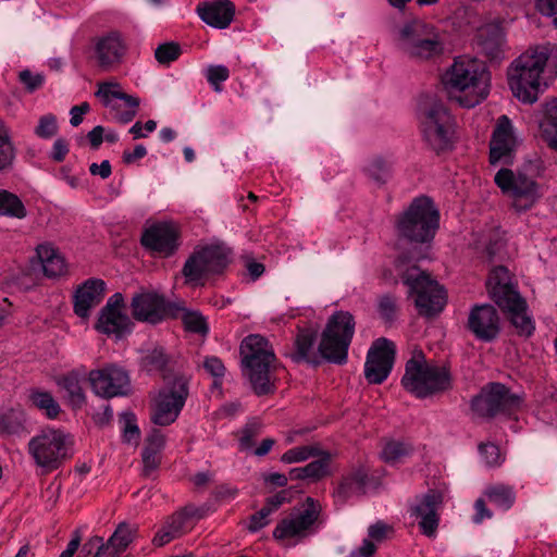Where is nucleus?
I'll return each mask as SVG.
<instances>
[{"instance_id": "1", "label": "nucleus", "mask_w": 557, "mask_h": 557, "mask_svg": "<svg viewBox=\"0 0 557 557\" xmlns=\"http://www.w3.org/2000/svg\"><path fill=\"white\" fill-rule=\"evenodd\" d=\"M545 67H552L557 72L556 46H536L520 54L507 70L508 85L512 95L524 103L535 102L546 87L542 82Z\"/></svg>"}, {"instance_id": "2", "label": "nucleus", "mask_w": 557, "mask_h": 557, "mask_svg": "<svg viewBox=\"0 0 557 557\" xmlns=\"http://www.w3.org/2000/svg\"><path fill=\"white\" fill-rule=\"evenodd\" d=\"M442 83L450 98L465 108H473L488 95L490 73L481 60L458 57L444 72Z\"/></svg>"}, {"instance_id": "3", "label": "nucleus", "mask_w": 557, "mask_h": 557, "mask_svg": "<svg viewBox=\"0 0 557 557\" xmlns=\"http://www.w3.org/2000/svg\"><path fill=\"white\" fill-rule=\"evenodd\" d=\"M543 172V162L536 159L517 171L500 169L495 174L494 182L510 199L511 207L518 212H523L530 210L543 196L542 186L536 182V177Z\"/></svg>"}, {"instance_id": "4", "label": "nucleus", "mask_w": 557, "mask_h": 557, "mask_svg": "<svg viewBox=\"0 0 557 557\" xmlns=\"http://www.w3.org/2000/svg\"><path fill=\"white\" fill-rule=\"evenodd\" d=\"M486 284L492 299L508 315L517 333L531 336L535 329L534 321L528 313L525 300L511 283L508 270L502 265L494 268Z\"/></svg>"}, {"instance_id": "5", "label": "nucleus", "mask_w": 557, "mask_h": 557, "mask_svg": "<svg viewBox=\"0 0 557 557\" xmlns=\"http://www.w3.org/2000/svg\"><path fill=\"white\" fill-rule=\"evenodd\" d=\"M401 384L418 398H425L451 388V374L445 366L429 362L422 351H416L406 362Z\"/></svg>"}, {"instance_id": "6", "label": "nucleus", "mask_w": 557, "mask_h": 557, "mask_svg": "<svg viewBox=\"0 0 557 557\" xmlns=\"http://www.w3.org/2000/svg\"><path fill=\"white\" fill-rule=\"evenodd\" d=\"M240 355L245 373L256 394L264 395L272 392L271 367L275 355L267 338L259 334L248 335L240 344Z\"/></svg>"}, {"instance_id": "7", "label": "nucleus", "mask_w": 557, "mask_h": 557, "mask_svg": "<svg viewBox=\"0 0 557 557\" xmlns=\"http://www.w3.org/2000/svg\"><path fill=\"white\" fill-rule=\"evenodd\" d=\"M420 129L424 143L436 153L453 148L455 121L445 104L435 99H426L419 108Z\"/></svg>"}, {"instance_id": "8", "label": "nucleus", "mask_w": 557, "mask_h": 557, "mask_svg": "<svg viewBox=\"0 0 557 557\" xmlns=\"http://www.w3.org/2000/svg\"><path fill=\"white\" fill-rule=\"evenodd\" d=\"M438 211L428 197L416 198L399 216L397 230L401 237L410 242L428 243L438 228Z\"/></svg>"}, {"instance_id": "9", "label": "nucleus", "mask_w": 557, "mask_h": 557, "mask_svg": "<svg viewBox=\"0 0 557 557\" xmlns=\"http://www.w3.org/2000/svg\"><path fill=\"white\" fill-rule=\"evenodd\" d=\"M355 333L354 317L347 311H337L331 315L319 343L320 356L332 363L344 364Z\"/></svg>"}, {"instance_id": "10", "label": "nucleus", "mask_w": 557, "mask_h": 557, "mask_svg": "<svg viewBox=\"0 0 557 557\" xmlns=\"http://www.w3.org/2000/svg\"><path fill=\"white\" fill-rule=\"evenodd\" d=\"M401 280L414 296V305L421 315L433 317L444 309L446 293L428 273L411 267L403 273Z\"/></svg>"}, {"instance_id": "11", "label": "nucleus", "mask_w": 557, "mask_h": 557, "mask_svg": "<svg viewBox=\"0 0 557 557\" xmlns=\"http://www.w3.org/2000/svg\"><path fill=\"white\" fill-rule=\"evenodd\" d=\"M398 47L409 58L419 60L436 57L444 49L433 27L421 21H413L400 28Z\"/></svg>"}, {"instance_id": "12", "label": "nucleus", "mask_w": 557, "mask_h": 557, "mask_svg": "<svg viewBox=\"0 0 557 557\" xmlns=\"http://www.w3.org/2000/svg\"><path fill=\"white\" fill-rule=\"evenodd\" d=\"M88 60L100 71L117 69L127 53V42L117 29H111L90 38L85 50Z\"/></svg>"}, {"instance_id": "13", "label": "nucleus", "mask_w": 557, "mask_h": 557, "mask_svg": "<svg viewBox=\"0 0 557 557\" xmlns=\"http://www.w3.org/2000/svg\"><path fill=\"white\" fill-rule=\"evenodd\" d=\"M321 513V504L312 497H307L301 507L294 509L277 523L273 531L274 539H302L314 534L322 523Z\"/></svg>"}, {"instance_id": "14", "label": "nucleus", "mask_w": 557, "mask_h": 557, "mask_svg": "<svg viewBox=\"0 0 557 557\" xmlns=\"http://www.w3.org/2000/svg\"><path fill=\"white\" fill-rule=\"evenodd\" d=\"M227 264L228 258L223 247L207 246L186 260L183 274L188 283L202 285L212 275L222 273Z\"/></svg>"}, {"instance_id": "15", "label": "nucleus", "mask_w": 557, "mask_h": 557, "mask_svg": "<svg viewBox=\"0 0 557 557\" xmlns=\"http://www.w3.org/2000/svg\"><path fill=\"white\" fill-rule=\"evenodd\" d=\"M188 397L187 380L174 377L158 394L151 411V421L160 426L172 424L180 416Z\"/></svg>"}, {"instance_id": "16", "label": "nucleus", "mask_w": 557, "mask_h": 557, "mask_svg": "<svg viewBox=\"0 0 557 557\" xmlns=\"http://www.w3.org/2000/svg\"><path fill=\"white\" fill-rule=\"evenodd\" d=\"M66 435L57 429L48 428L28 442V454L36 466L57 469L66 455Z\"/></svg>"}, {"instance_id": "17", "label": "nucleus", "mask_w": 557, "mask_h": 557, "mask_svg": "<svg viewBox=\"0 0 557 557\" xmlns=\"http://www.w3.org/2000/svg\"><path fill=\"white\" fill-rule=\"evenodd\" d=\"M521 398L504 384L492 383L484 387L471 401L472 410L480 417L511 414L521 406Z\"/></svg>"}, {"instance_id": "18", "label": "nucleus", "mask_w": 557, "mask_h": 557, "mask_svg": "<svg viewBox=\"0 0 557 557\" xmlns=\"http://www.w3.org/2000/svg\"><path fill=\"white\" fill-rule=\"evenodd\" d=\"M96 96L111 110L116 122L126 124L136 116L139 99L125 94L117 82L99 83Z\"/></svg>"}, {"instance_id": "19", "label": "nucleus", "mask_w": 557, "mask_h": 557, "mask_svg": "<svg viewBox=\"0 0 557 557\" xmlns=\"http://www.w3.org/2000/svg\"><path fill=\"white\" fill-rule=\"evenodd\" d=\"M123 309V295L121 293L113 294L99 312L96 330L117 341L128 335L132 332L133 323Z\"/></svg>"}, {"instance_id": "20", "label": "nucleus", "mask_w": 557, "mask_h": 557, "mask_svg": "<svg viewBox=\"0 0 557 557\" xmlns=\"http://www.w3.org/2000/svg\"><path fill=\"white\" fill-rule=\"evenodd\" d=\"M395 344L387 338L376 339L368 351L364 376L371 384L383 383L392 371Z\"/></svg>"}, {"instance_id": "21", "label": "nucleus", "mask_w": 557, "mask_h": 557, "mask_svg": "<svg viewBox=\"0 0 557 557\" xmlns=\"http://www.w3.org/2000/svg\"><path fill=\"white\" fill-rule=\"evenodd\" d=\"M94 392L104 398L125 395L129 388L127 372L115 364H109L89 373Z\"/></svg>"}, {"instance_id": "22", "label": "nucleus", "mask_w": 557, "mask_h": 557, "mask_svg": "<svg viewBox=\"0 0 557 557\" xmlns=\"http://www.w3.org/2000/svg\"><path fill=\"white\" fill-rule=\"evenodd\" d=\"M516 145L517 141L511 122L506 115H502L497 121L491 140L490 162L492 164H510L512 162Z\"/></svg>"}, {"instance_id": "23", "label": "nucleus", "mask_w": 557, "mask_h": 557, "mask_svg": "<svg viewBox=\"0 0 557 557\" xmlns=\"http://www.w3.org/2000/svg\"><path fill=\"white\" fill-rule=\"evenodd\" d=\"M442 503V493L431 490L411 507V515L419 519V527L426 536L431 537L436 532L440 521L438 508Z\"/></svg>"}, {"instance_id": "24", "label": "nucleus", "mask_w": 557, "mask_h": 557, "mask_svg": "<svg viewBox=\"0 0 557 557\" xmlns=\"http://www.w3.org/2000/svg\"><path fill=\"white\" fill-rule=\"evenodd\" d=\"M468 329L483 342L493 341L500 331L497 310L492 305L475 306L469 313Z\"/></svg>"}, {"instance_id": "25", "label": "nucleus", "mask_w": 557, "mask_h": 557, "mask_svg": "<svg viewBox=\"0 0 557 557\" xmlns=\"http://www.w3.org/2000/svg\"><path fill=\"white\" fill-rule=\"evenodd\" d=\"M178 234L170 223H157L141 235V245L161 256L172 255L178 246Z\"/></svg>"}, {"instance_id": "26", "label": "nucleus", "mask_w": 557, "mask_h": 557, "mask_svg": "<svg viewBox=\"0 0 557 557\" xmlns=\"http://www.w3.org/2000/svg\"><path fill=\"white\" fill-rule=\"evenodd\" d=\"M194 517H202L199 509L195 507H185L183 510L176 511L164 521L162 528L156 533L152 541L153 544L161 547L171 541L183 536L191 529L189 520Z\"/></svg>"}, {"instance_id": "27", "label": "nucleus", "mask_w": 557, "mask_h": 557, "mask_svg": "<svg viewBox=\"0 0 557 557\" xmlns=\"http://www.w3.org/2000/svg\"><path fill=\"white\" fill-rule=\"evenodd\" d=\"M131 307L136 320L152 324L161 322L168 314L164 298L151 292L136 294L132 298Z\"/></svg>"}, {"instance_id": "28", "label": "nucleus", "mask_w": 557, "mask_h": 557, "mask_svg": "<svg viewBox=\"0 0 557 557\" xmlns=\"http://www.w3.org/2000/svg\"><path fill=\"white\" fill-rule=\"evenodd\" d=\"M106 295V283L100 278H88L79 285L74 295V312L83 320L90 315Z\"/></svg>"}, {"instance_id": "29", "label": "nucleus", "mask_w": 557, "mask_h": 557, "mask_svg": "<svg viewBox=\"0 0 557 557\" xmlns=\"http://www.w3.org/2000/svg\"><path fill=\"white\" fill-rule=\"evenodd\" d=\"M368 481V471L363 467L352 469L343 475L333 493L335 504L343 506L349 498L363 495Z\"/></svg>"}, {"instance_id": "30", "label": "nucleus", "mask_w": 557, "mask_h": 557, "mask_svg": "<svg viewBox=\"0 0 557 557\" xmlns=\"http://www.w3.org/2000/svg\"><path fill=\"white\" fill-rule=\"evenodd\" d=\"M199 17L214 28H226L233 21L235 7L230 0H216L200 3L197 7Z\"/></svg>"}, {"instance_id": "31", "label": "nucleus", "mask_w": 557, "mask_h": 557, "mask_svg": "<svg viewBox=\"0 0 557 557\" xmlns=\"http://www.w3.org/2000/svg\"><path fill=\"white\" fill-rule=\"evenodd\" d=\"M34 271L40 270L46 277L53 278L65 270V261L51 245H39L36 249V259L32 260Z\"/></svg>"}, {"instance_id": "32", "label": "nucleus", "mask_w": 557, "mask_h": 557, "mask_svg": "<svg viewBox=\"0 0 557 557\" xmlns=\"http://www.w3.org/2000/svg\"><path fill=\"white\" fill-rule=\"evenodd\" d=\"M27 401L32 408L38 410L49 420L58 419L62 412L61 406L54 396L41 387L28 388Z\"/></svg>"}, {"instance_id": "33", "label": "nucleus", "mask_w": 557, "mask_h": 557, "mask_svg": "<svg viewBox=\"0 0 557 557\" xmlns=\"http://www.w3.org/2000/svg\"><path fill=\"white\" fill-rule=\"evenodd\" d=\"M479 46L490 60H498L503 55L504 33L496 25H486L479 32Z\"/></svg>"}, {"instance_id": "34", "label": "nucleus", "mask_w": 557, "mask_h": 557, "mask_svg": "<svg viewBox=\"0 0 557 557\" xmlns=\"http://www.w3.org/2000/svg\"><path fill=\"white\" fill-rule=\"evenodd\" d=\"M317 339V332L312 329H300L295 338V351L292 358L295 362L306 361L315 363L317 356L313 346Z\"/></svg>"}, {"instance_id": "35", "label": "nucleus", "mask_w": 557, "mask_h": 557, "mask_svg": "<svg viewBox=\"0 0 557 557\" xmlns=\"http://www.w3.org/2000/svg\"><path fill=\"white\" fill-rule=\"evenodd\" d=\"M543 139L557 151V100L553 99L545 104L544 116L540 122Z\"/></svg>"}, {"instance_id": "36", "label": "nucleus", "mask_w": 557, "mask_h": 557, "mask_svg": "<svg viewBox=\"0 0 557 557\" xmlns=\"http://www.w3.org/2000/svg\"><path fill=\"white\" fill-rule=\"evenodd\" d=\"M136 529L132 528L125 522L117 525L114 533L110 536L108 542L104 544L106 553L116 557L123 553L135 537Z\"/></svg>"}, {"instance_id": "37", "label": "nucleus", "mask_w": 557, "mask_h": 557, "mask_svg": "<svg viewBox=\"0 0 557 557\" xmlns=\"http://www.w3.org/2000/svg\"><path fill=\"white\" fill-rule=\"evenodd\" d=\"M484 495L492 504L503 510L511 508L516 500V493L513 488L504 484L488 486L485 490Z\"/></svg>"}, {"instance_id": "38", "label": "nucleus", "mask_w": 557, "mask_h": 557, "mask_svg": "<svg viewBox=\"0 0 557 557\" xmlns=\"http://www.w3.org/2000/svg\"><path fill=\"white\" fill-rule=\"evenodd\" d=\"M412 451V447L410 444L396 441L388 440L384 443L381 458L387 463H396L401 461L405 457L409 456Z\"/></svg>"}, {"instance_id": "39", "label": "nucleus", "mask_w": 557, "mask_h": 557, "mask_svg": "<svg viewBox=\"0 0 557 557\" xmlns=\"http://www.w3.org/2000/svg\"><path fill=\"white\" fill-rule=\"evenodd\" d=\"M168 362L169 358L164 352V349L157 347L146 351V354L141 357L140 364L141 368L147 372L156 373L163 372Z\"/></svg>"}, {"instance_id": "40", "label": "nucleus", "mask_w": 557, "mask_h": 557, "mask_svg": "<svg viewBox=\"0 0 557 557\" xmlns=\"http://www.w3.org/2000/svg\"><path fill=\"white\" fill-rule=\"evenodd\" d=\"M25 413L21 409H9L0 414V431L17 434L24 429Z\"/></svg>"}, {"instance_id": "41", "label": "nucleus", "mask_w": 557, "mask_h": 557, "mask_svg": "<svg viewBox=\"0 0 557 557\" xmlns=\"http://www.w3.org/2000/svg\"><path fill=\"white\" fill-rule=\"evenodd\" d=\"M391 171V163L382 157L375 156L364 165L366 174L377 184H384Z\"/></svg>"}, {"instance_id": "42", "label": "nucleus", "mask_w": 557, "mask_h": 557, "mask_svg": "<svg viewBox=\"0 0 557 557\" xmlns=\"http://www.w3.org/2000/svg\"><path fill=\"white\" fill-rule=\"evenodd\" d=\"M15 150L10 137L8 125L0 120V171L11 165Z\"/></svg>"}, {"instance_id": "43", "label": "nucleus", "mask_w": 557, "mask_h": 557, "mask_svg": "<svg viewBox=\"0 0 557 557\" xmlns=\"http://www.w3.org/2000/svg\"><path fill=\"white\" fill-rule=\"evenodd\" d=\"M377 313L387 324H392L398 315L399 306L397 298L391 294L382 295L377 298Z\"/></svg>"}, {"instance_id": "44", "label": "nucleus", "mask_w": 557, "mask_h": 557, "mask_svg": "<svg viewBox=\"0 0 557 557\" xmlns=\"http://www.w3.org/2000/svg\"><path fill=\"white\" fill-rule=\"evenodd\" d=\"M263 424L259 419H250L240 431L239 448L249 450L256 444V438L261 434Z\"/></svg>"}, {"instance_id": "45", "label": "nucleus", "mask_w": 557, "mask_h": 557, "mask_svg": "<svg viewBox=\"0 0 557 557\" xmlns=\"http://www.w3.org/2000/svg\"><path fill=\"white\" fill-rule=\"evenodd\" d=\"M0 214L23 218L25 209L21 200L8 191L0 193Z\"/></svg>"}, {"instance_id": "46", "label": "nucleus", "mask_w": 557, "mask_h": 557, "mask_svg": "<svg viewBox=\"0 0 557 557\" xmlns=\"http://www.w3.org/2000/svg\"><path fill=\"white\" fill-rule=\"evenodd\" d=\"M58 120L52 113L41 115L34 128V134L40 139H51L58 134Z\"/></svg>"}, {"instance_id": "47", "label": "nucleus", "mask_w": 557, "mask_h": 557, "mask_svg": "<svg viewBox=\"0 0 557 557\" xmlns=\"http://www.w3.org/2000/svg\"><path fill=\"white\" fill-rule=\"evenodd\" d=\"M185 330L205 336L209 332L206 318L197 311H186L182 317Z\"/></svg>"}, {"instance_id": "48", "label": "nucleus", "mask_w": 557, "mask_h": 557, "mask_svg": "<svg viewBox=\"0 0 557 557\" xmlns=\"http://www.w3.org/2000/svg\"><path fill=\"white\" fill-rule=\"evenodd\" d=\"M120 422L122 423L124 441L127 443L137 442L140 437V431L136 416L131 411H123L120 416Z\"/></svg>"}, {"instance_id": "49", "label": "nucleus", "mask_w": 557, "mask_h": 557, "mask_svg": "<svg viewBox=\"0 0 557 557\" xmlns=\"http://www.w3.org/2000/svg\"><path fill=\"white\" fill-rule=\"evenodd\" d=\"M181 47L176 42H166L160 45L156 51L154 57L160 64H170L181 55Z\"/></svg>"}, {"instance_id": "50", "label": "nucleus", "mask_w": 557, "mask_h": 557, "mask_svg": "<svg viewBox=\"0 0 557 557\" xmlns=\"http://www.w3.org/2000/svg\"><path fill=\"white\" fill-rule=\"evenodd\" d=\"M206 77L214 91L221 92V84L228 79L230 71L225 65H210L206 71Z\"/></svg>"}, {"instance_id": "51", "label": "nucleus", "mask_w": 557, "mask_h": 557, "mask_svg": "<svg viewBox=\"0 0 557 557\" xmlns=\"http://www.w3.org/2000/svg\"><path fill=\"white\" fill-rule=\"evenodd\" d=\"M317 454L318 450L313 447L298 446L285 451L281 457V461L284 463L301 462Z\"/></svg>"}, {"instance_id": "52", "label": "nucleus", "mask_w": 557, "mask_h": 557, "mask_svg": "<svg viewBox=\"0 0 557 557\" xmlns=\"http://www.w3.org/2000/svg\"><path fill=\"white\" fill-rule=\"evenodd\" d=\"M479 451L487 467L499 466L504 460L499 447L495 444H481Z\"/></svg>"}, {"instance_id": "53", "label": "nucleus", "mask_w": 557, "mask_h": 557, "mask_svg": "<svg viewBox=\"0 0 557 557\" xmlns=\"http://www.w3.org/2000/svg\"><path fill=\"white\" fill-rule=\"evenodd\" d=\"M330 457L324 456L318 460L311 461L305 466L307 478L310 480H320L329 473Z\"/></svg>"}, {"instance_id": "54", "label": "nucleus", "mask_w": 557, "mask_h": 557, "mask_svg": "<svg viewBox=\"0 0 557 557\" xmlns=\"http://www.w3.org/2000/svg\"><path fill=\"white\" fill-rule=\"evenodd\" d=\"M18 81L28 92H34L42 87L45 76L40 73H33L30 70H23L18 73Z\"/></svg>"}, {"instance_id": "55", "label": "nucleus", "mask_w": 557, "mask_h": 557, "mask_svg": "<svg viewBox=\"0 0 557 557\" xmlns=\"http://www.w3.org/2000/svg\"><path fill=\"white\" fill-rule=\"evenodd\" d=\"M103 554L107 553L102 537L92 536L82 546L77 557H100Z\"/></svg>"}, {"instance_id": "56", "label": "nucleus", "mask_w": 557, "mask_h": 557, "mask_svg": "<svg viewBox=\"0 0 557 557\" xmlns=\"http://www.w3.org/2000/svg\"><path fill=\"white\" fill-rule=\"evenodd\" d=\"M144 475L148 476L160 465V453L144 446L143 454Z\"/></svg>"}, {"instance_id": "57", "label": "nucleus", "mask_w": 557, "mask_h": 557, "mask_svg": "<svg viewBox=\"0 0 557 557\" xmlns=\"http://www.w3.org/2000/svg\"><path fill=\"white\" fill-rule=\"evenodd\" d=\"M273 513L268 506H263L259 511L250 517L249 530L257 532L269 523V516Z\"/></svg>"}, {"instance_id": "58", "label": "nucleus", "mask_w": 557, "mask_h": 557, "mask_svg": "<svg viewBox=\"0 0 557 557\" xmlns=\"http://www.w3.org/2000/svg\"><path fill=\"white\" fill-rule=\"evenodd\" d=\"M393 531L392 527L387 525L382 521H377L370 525L368 529L369 540L372 542H382L388 537V534Z\"/></svg>"}, {"instance_id": "59", "label": "nucleus", "mask_w": 557, "mask_h": 557, "mask_svg": "<svg viewBox=\"0 0 557 557\" xmlns=\"http://www.w3.org/2000/svg\"><path fill=\"white\" fill-rule=\"evenodd\" d=\"M203 368L214 377H222L225 373L223 362L214 356L207 357L203 361Z\"/></svg>"}, {"instance_id": "60", "label": "nucleus", "mask_w": 557, "mask_h": 557, "mask_svg": "<svg viewBox=\"0 0 557 557\" xmlns=\"http://www.w3.org/2000/svg\"><path fill=\"white\" fill-rule=\"evenodd\" d=\"M165 438L159 430H152L146 438L145 447L161 453L164 447Z\"/></svg>"}, {"instance_id": "61", "label": "nucleus", "mask_w": 557, "mask_h": 557, "mask_svg": "<svg viewBox=\"0 0 557 557\" xmlns=\"http://www.w3.org/2000/svg\"><path fill=\"white\" fill-rule=\"evenodd\" d=\"M69 152L67 144L64 138H59L53 143L50 151V158L55 162H61L65 159Z\"/></svg>"}, {"instance_id": "62", "label": "nucleus", "mask_w": 557, "mask_h": 557, "mask_svg": "<svg viewBox=\"0 0 557 557\" xmlns=\"http://www.w3.org/2000/svg\"><path fill=\"white\" fill-rule=\"evenodd\" d=\"M375 552V544L371 540L364 539L361 546L354 549L349 557H374Z\"/></svg>"}, {"instance_id": "63", "label": "nucleus", "mask_w": 557, "mask_h": 557, "mask_svg": "<svg viewBox=\"0 0 557 557\" xmlns=\"http://www.w3.org/2000/svg\"><path fill=\"white\" fill-rule=\"evenodd\" d=\"M475 515L472 518V521L476 524H480L484 519L492 518V511L486 507L484 499L479 498L474 503Z\"/></svg>"}, {"instance_id": "64", "label": "nucleus", "mask_w": 557, "mask_h": 557, "mask_svg": "<svg viewBox=\"0 0 557 557\" xmlns=\"http://www.w3.org/2000/svg\"><path fill=\"white\" fill-rule=\"evenodd\" d=\"M537 10L546 16L557 13V0H535Z\"/></svg>"}]
</instances>
